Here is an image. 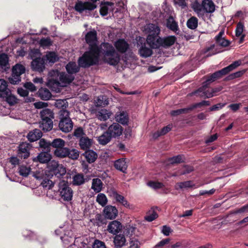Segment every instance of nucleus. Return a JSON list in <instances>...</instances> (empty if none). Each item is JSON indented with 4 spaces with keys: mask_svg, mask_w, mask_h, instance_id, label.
I'll list each match as a JSON object with an SVG mask.
<instances>
[{
    "mask_svg": "<svg viewBox=\"0 0 248 248\" xmlns=\"http://www.w3.org/2000/svg\"><path fill=\"white\" fill-rule=\"evenodd\" d=\"M100 56L99 46H92L88 48L82 56L78 60V64L82 68H88L91 66L98 64Z\"/></svg>",
    "mask_w": 248,
    "mask_h": 248,
    "instance_id": "obj_1",
    "label": "nucleus"
},
{
    "mask_svg": "<svg viewBox=\"0 0 248 248\" xmlns=\"http://www.w3.org/2000/svg\"><path fill=\"white\" fill-rule=\"evenodd\" d=\"M100 54L103 55L104 61L110 65L115 66L120 61V55L109 43H102L99 46Z\"/></svg>",
    "mask_w": 248,
    "mask_h": 248,
    "instance_id": "obj_2",
    "label": "nucleus"
},
{
    "mask_svg": "<svg viewBox=\"0 0 248 248\" xmlns=\"http://www.w3.org/2000/svg\"><path fill=\"white\" fill-rule=\"evenodd\" d=\"M65 141L60 138L54 139L51 142V148H55L54 150V155H79V152L75 149L71 150L64 147Z\"/></svg>",
    "mask_w": 248,
    "mask_h": 248,
    "instance_id": "obj_3",
    "label": "nucleus"
},
{
    "mask_svg": "<svg viewBox=\"0 0 248 248\" xmlns=\"http://www.w3.org/2000/svg\"><path fill=\"white\" fill-rule=\"evenodd\" d=\"M66 170L65 167L62 164H58V162L52 160L48 164V170L46 173L47 177H50L53 179L55 178L61 179L66 174Z\"/></svg>",
    "mask_w": 248,
    "mask_h": 248,
    "instance_id": "obj_4",
    "label": "nucleus"
},
{
    "mask_svg": "<svg viewBox=\"0 0 248 248\" xmlns=\"http://www.w3.org/2000/svg\"><path fill=\"white\" fill-rule=\"evenodd\" d=\"M145 31L148 34L147 43L153 48L154 44H155L156 39L159 37L160 30L159 27L154 24H149L145 27Z\"/></svg>",
    "mask_w": 248,
    "mask_h": 248,
    "instance_id": "obj_5",
    "label": "nucleus"
},
{
    "mask_svg": "<svg viewBox=\"0 0 248 248\" xmlns=\"http://www.w3.org/2000/svg\"><path fill=\"white\" fill-rule=\"evenodd\" d=\"M58 192L62 200L69 202L72 200L73 191L69 186L68 183L65 180H60L58 184Z\"/></svg>",
    "mask_w": 248,
    "mask_h": 248,
    "instance_id": "obj_6",
    "label": "nucleus"
},
{
    "mask_svg": "<svg viewBox=\"0 0 248 248\" xmlns=\"http://www.w3.org/2000/svg\"><path fill=\"white\" fill-rule=\"evenodd\" d=\"M59 127L61 131L67 133L73 128V123L69 117V112L67 110H62L60 113V121Z\"/></svg>",
    "mask_w": 248,
    "mask_h": 248,
    "instance_id": "obj_7",
    "label": "nucleus"
},
{
    "mask_svg": "<svg viewBox=\"0 0 248 248\" xmlns=\"http://www.w3.org/2000/svg\"><path fill=\"white\" fill-rule=\"evenodd\" d=\"M98 0L82 1L78 0L75 3L74 9L79 13H82L85 11H92L97 7L96 2Z\"/></svg>",
    "mask_w": 248,
    "mask_h": 248,
    "instance_id": "obj_8",
    "label": "nucleus"
},
{
    "mask_svg": "<svg viewBox=\"0 0 248 248\" xmlns=\"http://www.w3.org/2000/svg\"><path fill=\"white\" fill-rule=\"evenodd\" d=\"M25 72L24 66L21 64H16L12 68V78H9L10 82L13 85L18 83L20 81V76Z\"/></svg>",
    "mask_w": 248,
    "mask_h": 248,
    "instance_id": "obj_9",
    "label": "nucleus"
},
{
    "mask_svg": "<svg viewBox=\"0 0 248 248\" xmlns=\"http://www.w3.org/2000/svg\"><path fill=\"white\" fill-rule=\"evenodd\" d=\"M176 41V38L174 36H169L164 38L158 37L153 48H158L160 46L168 48L174 45Z\"/></svg>",
    "mask_w": 248,
    "mask_h": 248,
    "instance_id": "obj_10",
    "label": "nucleus"
},
{
    "mask_svg": "<svg viewBox=\"0 0 248 248\" xmlns=\"http://www.w3.org/2000/svg\"><path fill=\"white\" fill-rule=\"evenodd\" d=\"M241 63V62L240 61H236L233 62L232 64L226 66L222 69L217 71L214 73V76H215V78L217 79H219L221 78L223 76L226 75L228 73H229L231 71H232L236 68H237L238 66H239Z\"/></svg>",
    "mask_w": 248,
    "mask_h": 248,
    "instance_id": "obj_11",
    "label": "nucleus"
},
{
    "mask_svg": "<svg viewBox=\"0 0 248 248\" xmlns=\"http://www.w3.org/2000/svg\"><path fill=\"white\" fill-rule=\"evenodd\" d=\"M208 86L207 84H202V87L193 92L192 94H198L199 96L204 98H209L213 97L214 94L212 93L211 89H207Z\"/></svg>",
    "mask_w": 248,
    "mask_h": 248,
    "instance_id": "obj_12",
    "label": "nucleus"
},
{
    "mask_svg": "<svg viewBox=\"0 0 248 248\" xmlns=\"http://www.w3.org/2000/svg\"><path fill=\"white\" fill-rule=\"evenodd\" d=\"M85 40L86 43L89 45V47L92 46H99L97 44L98 40L97 31L93 29L88 31L85 36Z\"/></svg>",
    "mask_w": 248,
    "mask_h": 248,
    "instance_id": "obj_13",
    "label": "nucleus"
},
{
    "mask_svg": "<svg viewBox=\"0 0 248 248\" xmlns=\"http://www.w3.org/2000/svg\"><path fill=\"white\" fill-rule=\"evenodd\" d=\"M33 71L41 72L45 68V59L44 58L38 57L33 60L31 63Z\"/></svg>",
    "mask_w": 248,
    "mask_h": 248,
    "instance_id": "obj_14",
    "label": "nucleus"
},
{
    "mask_svg": "<svg viewBox=\"0 0 248 248\" xmlns=\"http://www.w3.org/2000/svg\"><path fill=\"white\" fill-rule=\"evenodd\" d=\"M107 131L112 138H116L122 134L123 128L119 124L114 123L108 127Z\"/></svg>",
    "mask_w": 248,
    "mask_h": 248,
    "instance_id": "obj_15",
    "label": "nucleus"
},
{
    "mask_svg": "<svg viewBox=\"0 0 248 248\" xmlns=\"http://www.w3.org/2000/svg\"><path fill=\"white\" fill-rule=\"evenodd\" d=\"M117 52L124 54L129 49V44L124 39H119L114 44Z\"/></svg>",
    "mask_w": 248,
    "mask_h": 248,
    "instance_id": "obj_16",
    "label": "nucleus"
},
{
    "mask_svg": "<svg viewBox=\"0 0 248 248\" xmlns=\"http://www.w3.org/2000/svg\"><path fill=\"white\" fill-rule=\"evenodd\" d=\"M115 118L118 124H121L124 125H128L129 123V116L126 111H122L116 112Z\"/></svg>",
    "mask_w": 248,
    "mask_h": 248,
    "instance_id": "obj_17",
    "label": "nucleus"
},
{
    "mask_svg": "<svg viewBox=\"0 0 248 248\" xmlns=\"http://www.w3.org/2000/svg\"><path fill=\"white\" fill-rule=\"evenodd\" d=\"M56 75L59 77V81L62 83L70 84L73 82L75 79V77L73 75H70L66 74L65 72H60L58 70L53 71Z\"/></svg>",
    "mask_w": 248,
    "mask_h": 248,
    "instance_id": "obj_18",
    "label": "nucleus"
},
{
    "mask_svg": "<svg viewBox=\"0 0 248 248\" xmlns=\"http://www.w3.org/2000/svg\"><path fill=\"white\" fill-rule=\"evenodd\" d=\"M122 229L121 223L117 220H113L110 222L108 226L107 230L113 234L119 233Z\"/></svg>",
    "mask_w": 248,
    "mask_h": 248,
    "instance_id": "obj_19",
    "label": "nucleus"
},
{
    "mask_svg": "<svg viewBox=\"0 0 248 248\" xmlns=\"http://www.w3.org/2000/svg\"><path fill=\"white\" fill-rule=\"evenodd\" d=\"M108 193L109 195L114 198L117 202H120L125 207L129 206L127 201L124 199V197L119 194L114 189H110Z\"/></svg>",
    "mask_w": 248,
    "mask_h": 248,
    "instance_id": "obj_20",
    "label": "nucleus"
},
{
    "mask_svg": "<svg viewBox=\"0 0 248 248\" xmlns=\"http://www.w3.org/2000/svg\"><path fill=\"white\" fill-rule=\"evenodd\" d=\"M39 146L42 149V150L44 153H46V155H43L42 153H40L38 155H51L49 154L51 152V142L47 141L44 139H41L39 141Z\"/></svg>",
    "mask_w": 248,
    "mask_h": 248,
    "instance_id": "obj_21",
    "label": "nucleus"
},
{
    "mask_svg": "<svg viewBox=\"0 0 248 248\" xmlns=\"http://www.w3.org/2000/svg\"><path fill=\"white\" fill-rule=\"evenodd\" d=\"M40 128L44 132H47L50 131L53 126V123L52 119H41L39 122Z\"/></svg>",
    "mask_w": 248,
    "mask_h": 248,
    "instance_id": "obj_22",
    "label": "nucleus"
},
{
    "mask_svg": "<svg viewBox=\"0 0 248 248\" xmlns=\"http://www.w3.org/2000/svg\"><path fill=\"white\" fill-rule=\"evenodd\" d=\"M104 212L106 218L112 219L116 217L118 211L114 206H108L105 208Z\"/></svg>",
    "mask_w": 248,
    "mask_h": 248,
    "instance_id": "obj_23",
    "label": "nucleus"
},
{
    "mask_svg": "<svg viewBox=\"0 0 248 248\" xmlns=\"http://www.w3.org/2000/svg\"><path fill=\"white\" fill-rule=\"evenodd\" d=\"M114 167L117 170L123 173H126L127 168V163L126 161V158H122L115 161Z\"/></svg>",
    "mask_w": 248,
    "mask_h": 248,
    "instance_id": "obj_24",
    "label": "nucleus"
},
{
    "mask_svg": "<svg viewBox=\"0 0 248 248\" xmlns=\"http://www.w3.org/2000/svg\"><path fill=\"white\" fill-rule=\"evenodd\" d=\"M202 4L206 13H213L216 10V5L212 0H204Z\"/></svg>",
    "mask_w": 248,
    "mask_h": 248,
    "instance_id": "obj_25",
    "label": "nucleus"
},
{
    "mask_svg": "<svg viewBox=\"0 0 248 248\" xmlns=\"http://www.w3.org/2000/svg\"><path fill=\"white\" fill-rule=\"evenodd\" d=\"M80 67L81 66L77 65L74 62H69L65 66L66 71L70 75L78 73L80 70Z\"/></svg>",
    "mask_w": 248,
    "mask_h": 248,
    "instance_id": "obj_26",
    "label": "nucleus"
},
{
    "mask_svg": "<svg viewBox=\"0 0 248 248\" xmlns=\"http://www.w3.org/2000/svg\"><path fill=\"white\" fill-rule=\"evenodd\" d=\"M42 136L41 131L39 129H35L28 133L27 138L30 142H33L40 139Z\"/></svg>",
    "mask_w": 248,
    "mask_h": 248,
    "instance_id": "obj_27",
    "label": "nucleus"
},
{
    "mask_svg": "<svg viewBox=\"0 0 248 248\" xmlns=\"http://www.w3.org/2000/svg\"><path fill=\"white\" fill-rule=\"evenodd\" d=\"M92 145V140L88 137L85 136L79 140V145L81 148L87 151Z\"/></svg>",
    "mask_w": 248,
    "mask_h": 248,
    "instance_id": "obj_28",
    "label": "nucleus"
},
{
    "mask_svg": "<svg viewBox=\"0 0 248 248\" xmlns=\"http://www.w3.org/2000/svg\"><path fill=\"white\" fill-rule=\"evenodd\" d=\"M113 242L115 247L121 248L125 245L126 239L124 235L120 234L114 237Z\"/></svg>",
    "mask_w": 248,
    "mask_h": 248,
    "instance_id": "obj_29",
    "label": "nucleus"
},
{
    "mask_svg": "<svg viewBox=\"0 0 248 248\" xmlns=\"http://www.w3.org/2000/svg\"><path fill=\"white\" fill-rule=\"evenodd\" d=\"M111 138V136L107 131L98 138V141L99 144L105 145L110 141Z\"/></svg>",
    "mask_w": 248,
    "mask_h": 248,
    "instance_id": "obj_30",
    "label": "nucleus"
},
{
    "mask_svg": "<svg viewBox=\"0 0 248 248\" xmlns=\"http://www.w3.org/2000/svg\"><path fill=\"white\" fill-rule=\"evenodd\" d=\"M45 61H48L49 63H54L59 61V57L57 54L53 51H49L46 53L44 57Z\"/></svg>",
    "mask_w": 248,
    "mask_h": 248,
    "instance_id": "obj_31",
    "label": "nucleus"
},
{
    "mask_svg": "<svg viewBox=\"0 0 248 248\" xmlns=\"http://www.w3.org/2000/svg\"><path fill=\"white\" fill-rule=\"evenodd\" d=\"M103 183L99 178H94L92 180V189L95 192L98 193L102 190Z\"/></svg>",
    "mask_w": 248,
    "mask_h": 248,
    "instance_id": "obj_32",
    "label": "nucleus"
},
{
    "mask_svg": "<svg viewBox=\"0 0 248 248\" xmlns=\"http://www.w3.org/2000/svg\"><path fill=\"white\" fill-rule=\"evenodd\" d=\"M38 96L43 100H48L51 97V93L50 91L46 89H39L38 92Z\"/></svg>",
    "mask_w": 248,
    "mask_h": 248,
    "instance_id": "obj_33",
    "label": "nucleus"
},
{
    "mask_svg": "<svg viewBox=\"0 0 248 248\" xmlns=\"http://www.w3.org/2000/svg\"><path fill=\"white\" fill-rule=\"evenodd\" d=\"M40 114L41 119H53L54 118V113L48 108L43 109Z\"/></svg>",
    "mask_w": 248,
    "mask_h": 248,
    "instance_id": "obj_34",
    "label": "nucleus"
},
{
    "mask_svg": "<svg viewBox=\"0 0 248 248\" xmlns=\"http://www.w3.org/2000/svg\"><path fill=\"white\" fill-rule=\"evenodd\" d=\"M7 83L3 79H0V92L2 93L1 96H7L10 93V90L7 88Z\"/></svg>",
    "mask_w": 248,
    "mask_h": 248,
    "instance_id": "obj_35",
    "label": "nucleus"
},
{
    "mask_svg": "<svg viewBox=\"0 0 248 248\" xmlns=\"http://www.w3.org/2000/svg\"><path fill=\"white\" fill-rule=\"evenodd\" d=\"M139 51L140 56L143 58L148 57L150 56L153 53L152 49L149 47H146L145 45L142 46L140 48Z\"/></svg>",
    "mask_w": 248,
    "mask_h": 248,
    "instance_id": "obj_36",
    "label": "nucleus"
},
{
    "mask_svg": "<svg viewBox=\"0 0 248 248\" xmlns=\"http://www.w3.org/2000/svg\"><path fill=\"white\" fill-rule=\"evenodd\" d=\"M30 149V144L27 142H22L18 146V154H26V155H30L29 150Z\"/></svg>",
    "mask_w": 248,
    "mask_h": 248,
    "instance_id": "obj_37",
    "label": "nucleus"
},
{
    "mask_svg": "<svg viewBox=\"0 0 248 248\" xmlns=\"http://www.w3.org/2000/svg\"><path fill=\"white\" fill-rule=\"evenodd\" d=\"M198 20L195 16H192L186 22L187 27L191 30H195L198 27Z\"/></svg>",
    "mask_w": 248,
    "mask_h": 248,
    "instance_id": "obj_38",
    "label": "nucleus"
},
{
    "mask_svg": "<svg viewBox=\"0 0 248 248\" xmlns=\"http://www.w3.org/2000/svg\"><path fill=\"white\" fill-rule=\"evenodd\" d=\"M194 186L191 181H187L176 183L175 186V188L176 190L183 188H188L192 187Z\"/></svg>",
    "mask_w": 248,
    "mask_h": 248,
    "instance_id": "obj_39",
    "label": "nucleus"
},
{
    "mask_svg": "<svg viewBox=\"0 0 248 248\" xmlns=\"http://www.w3.org/2000/svg\"><path fill=\"white\" fill-rule=\"evenodd\" d=\"M85 182L84 176L82 174H77L73 177V184L75 186H80Z\"/></svg>",
    "mask_w": 248,
    "mask_h": 248,
    "instance_id": "obj_40",
    "label": "nucleus"
},
{
    "mask_svg": "<svg viewBox=\"0 0 248 248\" xmlns=\"http://www.w3.org/2000/svg\"><path fill=\"white\" fill-rule=\"evenodd\" d=\"M31 172V169L30 167L25 165H21L18 168V172L20 175L26 177Z\"/></svg>",
    "mask_w": 248,
    "mask_h": 248,
    "instance_id": "obj_41",
    "label": "nucleus"
},
{
    "mask_svg": "<svg viewBox=\"0 0 248 248\" xmlns=\"http://www.w3.org/2000/svg\"><path fill=\"white\" fill-rule=\"evenodd\" d=\"M111 113L108 112L107 109H101L98 112L97 118L101 121H106L110 116Z\"/></svg>",
    "mask_w": 248,
    "mask_h": 248,
    "instance_id": "obj_42",
    "label": "nucleus"
},
{
    "mask_svg": "<svg viewBox=\"0 0 248 248\" xmlns=\"http://www.w3.org/2000/svg\"><path fill=\"white\" fill-rule=\"evenodd\" d=\"M51 156H36L33 159L34 162H39L42 164H47L48 166V163L51 162Z\"/></svg>",
    "mask_w": 248,
    "mask_h": 248,
    "instance_id": "obj_43",
    "label": "nucleus"
},
{
    "mask_svg": "<svg viewBox=\"0 0 248 248\" xmlns=\"http://www.w3.org/2000/svg\"><path fill=\"white\" fill-rule=\"evenodd\" d=\"M190 106L186 108H180L177 110H173L170 111V115L172 116H178L181 114H186L191 111Z\"/></svg>",
    "mask_w": 248,
    "mask_h": 248,
    "instance_id": "obj_44",
    "label": "nucleus"
},
{
    "mask_svg": "<svg viewBox=\"0 0 248 248\" xmlns=\"http://www.w3.org/2000/svg\"><path fill=\"white\" fill-rule=\"evenodd\" d=\"M53 179V181L52 180L45 178L43 180L41 185L44 188L50 189L54 186L55 180V179Z\"/></svg>",
    "mask_w": 248,
    "mask_h": 248,
    "instance_id": "obj_45",
    "label": "nucleus"
},
{
    "mask_svg": "<svg viewBox=\"0 0 248 248\" xmlns=\"http://www.w3.org/2000/svg\"><path fill=\"white\" fill-rule=\"evenodd\" d=\"M245 70H241L230 74L225 78L224 80L229 81L240 78L245 73Z\"/></svg>",
    "mask_w": 248,
    "mask_h": 248,
    "instance_id": "obj_46",
    "label": "nucleus"
},
{
    "mask_svg": "<svg viewBox=\"0 0 248 248\" xmlns=\"http://www.w3.org/2000/svg\"><path fill=\"white\" fill-rule=\"evenodd\" d=\"M210 105V102L209 101L203 100L200 102L195 103L190 106V109L191 111L195 108H202L204 106H209Z\"/></svg>",
    "mask_w": 248,
    "mask_h": 248,
    "instance_id": "obj_47",
    "label": "nucleus"
},
{
    "mask_svg": "<svg viewBox=\"0 0 248 248\" xmlns=\"http://www.w3.org/2000/svg\"><path fill=\"white\" fill-rule=\"evenodd\" d=\"M9 64V57L7 54H0V65L2 68L5 67Z\"/></svg>",
    "mask_w": 248,
    "mask_h": 248,
    "instance_id": "obj_48",
    "label": "nucleus"
},
{
    "mask_svg": "<svg viewBox=\"0 0 248 248\" xmlns=\"http://www.w3.org/2000/svg\"><path fill=\"white\" fill-rule=\"evenodd\" d=\"M158 215L156 212L152 209L148 212L144 218L146 220L151 222L156 219Z\"/></svg>",
    "mask_w": 248,
    "mask_h": 248,
    "instance_id": "obj_49",
    "label": "nucleus"
},
{
    "mask_svg": "<svg viewBox=\"0 0 248 248\" xmlns=\"http://www.w3.org/2000/svg\"><path fill=\"white\" fill-rule=\"evenodd\" d=\"M167 26L170 30L176 32L179 30V28L177 22L175 21H170V19L167 20Z\"/></svg>",
    "mask_w": 248,
    "mask_h": 248,
    "instance_id": "obj_50",
    "label": "nucleus"
},
{
    "mask_svg": "<svg viewBox=\"0 0 248 248\" xmlns=\"http://www.w3.org/2000/svg\"><path fill=\"white\" fill-rule=\"evenodd\" d=\"M39 44L42 47H49L52 45V41L49 37L42 38L40 39Z\"/></svg>",
    "mask_w": 248,
    "mask_h": 248,
    "instance_id": "obj_51",
    "label": "nucleus"
},
{
    "mask_svg": "<svg viewBox=\"0 0 248 248\" xmlns=\"http://www.w3.org/2000/svg\"><path fill=\"white\" fill-rule=\"evenodd\" d=\"M47 172L43 170L39 169L35 171L32 172V176L36 179L41 180L44 178L45 174H46Z\"/></svg>",
    "mask_w": 248,
    "mask_h": 248,
    "instance_id": "obj_52",
    "label": "nucleus"
},
{
    "mask_svg": "<svg viewBox=\"0 0 248 248\" xmlns=\"http://www.w3.org/2000/svg\"><path fill=\"white\" fill-rule=\"evenodd\" d=\"M96 201L102 206H105L107 202V199L105 194H99L96 198Z\"/></svg>",
    "mask_w": 248,
    "mask_h": 248,
    "instance_id": "obj_53",
    "label": "nucleus"
},
{
    "mask_svg": "<svg viewBox=\"0 0 248 248\" xmlns=\"http://www.w3.org/2000/svg\"><path fill=\"white\" fill-rule=\"evenodd\" d=\"M86 134L83 131V128L81 127H79L77 129H75L74 132V136L77 138V139L82 138Z\"/></svg>",
    "mask_w": 248,
    "mask_h": 248,
    "instance_id": "obj_54",
    "label": "nucleus"
},
{
    "mask_svg": "<svg viewBox=\"0 0 248 248\" xmlns=\"http://www.w3.org/2000/svg\"><path fill=\"white\" fill-rule=\"evenodd\" d=\"M22 159V156H12L9 158V160L13 165L16 166L19 165Z\"/></svg>",
    "mask_w": 248,
    "mask_h": 248,
    "instance_id": "obj_55",
    "label": "nucleus"
},
{
    "mask_svg": "<svg viewBox=\"0 0 248 248\" xmlns=\"http://www.w3.org/2000/svg\"><path fill=\"white\" fill-rule=\"evenodd\" d=\"M244 24L241 22H239L235 29V35L237 37L240 36L242 35V32L244 31Z\"/></svg>",
    "mask_w": 248,
    "mask_h": 248,
    "instance_id": "obj_56",
    "label": "nucleus"
},
{
    "mask_svg": "<svg viewBox=\"0 0 248 248\" xmlns=\"http://www.w3.org/2000/svg\"><path fill=\"white\" fill-rule=\"evenodd\" d=\"M183 161L181 156H173L168 161L167 164H178Z\"/></svg>",
    "mask_w": 248,
    "mask_h": 248,
    "instance_id": "obj_57",
    "label": "nucleus"
},
{
    "mask_svg": "<svg viewBox=\"0 0 248 248\" xmlns=\"http://www.w3.org/2000/svg\"><path fill=\"white\" fill-rule=\"evenodd\" d=\"M216 43L223 47L229 46L231 42L229 40L225 39L224 38L219 39L218 40L216 41Z\"/></svg>",
    "mask_w": 248,
    "mask_h": 248,
    "instance_id": "obj_58",
    "label": "nucleus"
},
{
    "mask_svg": "<svg viewBox=\"0 0 248 248\" xmlns=\"http://www.w3.org/2000/svg\"><path fill=\"white\" fill-rule=\"evenodd\" d=\"M140 243L135 237H131L130 241V248H140Z\"/></svg>",
    "mask_w": 248,
    "mask_h": 248,
    "instance_id": "obj_59",
    "label": "nucleus"
},
{
    "mask_svg": "<svg viewBox=\"0 0 248 248\" xmlns=\"http://www.w3.org/2000/svg\"><path fill=\"white\" fill-rule=\"evenodd\" d=\"M148 185L154 189H159L164 186V185L162 183L153 181L149 182Z\"/></svg>",
    "mask_w": 248,
    "mask_h": 248,
    "instance_id": "obj_60",
    "label": "nucleus"
},
{
    "mask_svg": "<svg viewBox=\"0 0 248 248\" xmlns=\"http://www.w3.org/2000/svg\"><path fill=\"white\" fill-rule=\"evenodd\" d=\"M93 248H107L104 242L95 239L93 245Z\"/></svg>",
    "mask_w": 248,
    "mask_h": 248,
    "instance_id": "obj_61",
    "label": "nucleus"
},
{
    "mask_svg": "<svg viewBox=\"0 0 248 248\" xmlns=\"http://www.w3.org/2000/svg\"><path fill=\"white\" fill-rule=\"evenodd\" d=\"M11 92L9 93L7 96L2 95L3 97L6 98L7 102L11 105H13L16 103V98L14 95H11Z\"/></svg>",
    "mask_w": 248,
    "mask_h": 248,
    "instance_id": "obj_62",
    "label": "nucleus"
},
{
    "mask_svg": "<svg viewBox=\"0 0 248 248\" xmlns=\"http://www.w3.org/2000/svg\"><path fill=\"white\" fill-rule=\"evenodd\" d=\"M22 233L23 235L27 238L33 239L36 236V234L34 232L30 231L24 230Z\"/></svg>",
    "mask_w": 248,
    "mask_h": 248,
    "instance_id": "obj_63",
    "label": "nucleus"
},
{
    "mask_svg": "<svg viewBox=\"0 0 248 248\" xmlns=\"http://www.w3.org/2000/svg\"><path fill=\"white\" fill-rule=\"evenodd\" d=\"M106 97L103 95H101L98 97L97 101L98 105L100 106H105L108 104V101L107 99H106Z\"/></svg>",
    "mask_w": 248,
    "mask_h": 248,
    "instance_id": "obj_64",
    "label": "nucleus"
}]
</instances>
